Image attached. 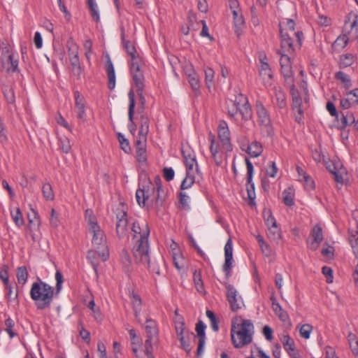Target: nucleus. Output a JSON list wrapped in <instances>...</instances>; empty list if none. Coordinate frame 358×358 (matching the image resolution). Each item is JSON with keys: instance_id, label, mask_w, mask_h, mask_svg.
<instances>
[{"instance_id": "f257e3e1", "label": "nucleus", "mask_w": 358, "mask_h": 358, "mask_svg": "<svg viewBox=\"0 0 358 358\" xmlns=\"http://www.w3.org/2000/svg\"><path fill=\"white\" fill-rule=\"evenodd\" d=\"M254 325L250 320H243L241 317L232 320L231 327V342L236 348H241L252 341Z\"/></svg>"}, {"instance_id": "f03ea898", "label": "nucleus", "mask_w": 358, "mask_h": 358, "mask_svg": "<svg viewBox=\"0 0 358 358\" xmlns=\"http://www.w3.org/2000/svg\"><path fill=\"white\" fill-rule=\"evenodd\" d=\"M56 294L55 288L38 278L30 289V296L38 310L50 308Z\"/></svg>"}, {"instance_id": "7ed1b4c3", "label": "nucleus", "mask_w": 358, "mask_h": 358, "mask_svg": "<svg viewBox=\"0 0 358 358\" xmlns=\"http://www.w3.org/2000/svg\"><path fill=\"white\" fill-rule=\"evenodd\" d=\"M85 220L89 226V231L92 234V243L94 248L99 249V252L101 261L106 262L109 257V251L106 245L104 232L98 224L94 216L92 215V211L89 209L85 211Z\"/></svg>"}, {"instance_id": "20e7f679", "label": "nucleus", "mask_w": 358, "mask_h": 358, "mask_svg": "<svg viewBox=\"0 0 358 358\" xmlns=\"http://www.w3.org/2000/svg\"><path fill=\"white\" fill-rule=\"evenodd\" d=\"M280 50L284 53L294 54L300 50L304 35L302 31H296V33H289L280 27Z\"/></svg>"}, {"instance_id": "39448f33", "label": "nucleus", "mask_w": 358, "mask_h": 358, "mask_svg": "<svg viewBox=\"0 0 358 358\" xmlns=\"http://www.w3.org/2000/svg\"><path fill=\"white\" fill-rule=\"evenodd\" d=\"M231 105L228 108V114L232 117L239 114L241 120L248 121L252 117V111L249 104L248 98L242 94H238L235 96L234 101H230Z\"/></svg>"}, {"instance_id": "423d86ee", "label": "nucleus", "mask_w": 358, "mask_h": 358, "mask_svg": "<svg viewBox=\"0 0 358 358\" xmlns=\"http://www.w3.org/2000/svg\"><path fill=\"white\" fill-rule=\"evenodd\" d=\"M255 107L257 122L261 127L262 131L268 137L273 136L274 131L268 110L261 101H257Z\"/></svg>"}, {"instance_id": "0eeeda50", "label": "nucleus", "mask_w": 358, "mask_h": 358, "mask_svg": "<svg viewBox=\"0 0 358 358\" xmlns=\"http://www.w3.org/2000/svg\"><path fill=\"white\" fill-rule=\"evenodd\" d=\"M132 253L136 263L141 264L148 263L150 257L148 239L136 240L132 248Z\"/></svg>"}, {"instance_id": "6e6552de", "label": "nucleus", "mask_w": 358, "mask_h": 358, "mask_svg": "<svg viewBox=\"0 0 358 358\" xmlns=\"http://www.w3.org/2000/svg\"><path fill=\"white\" fill-rule=\"evenodd\" d=\"M0 59L2 67L6 69L7 73L19 72L18 69V56L10 52L9 48L6 47L3 48Z\"/></svg>"}, {"instance_id": "1a4fd4ad", "label": "nucleus", "mask_w": 358, "mask_h": 358, "mask_svg": "<svg viewBox=\"0 0 358 358\" xmlns=\"http://www.w3.org/2000/svg\"><path fill=\"white\" fill-rule=\"evenodd\" d=\"M127 212L122 209H117L116 213V234L119 238H129V222Z\"/></svg>"}, {"instance_id": "9d476101", "label": "nucleus", "mask_w": 358, "mask_h": 358, "mask_svg": "<svg viewBox=\"0 0 358 358\" xmlns=\"http://www.w3.org/2000/svg\"><path fill=\"white\" fill-rule=\"evenodd\" d=\"M224 264L222 266V271L225 273L227 280H229L231 275V268L233 264V244L231 238H229L224 245Z\"/></svg>"}, {"instance_id": "9b49d317", "label": "nucleus", "mask_w": 358, "mask_h": 358, "mask_svg": "<svg viewBox=\"0 0 358 358\" xmlns=\"http://www.w3.org/2000/svg\"><path fill=\"white\" fill-rule=\"evenodd\" d=\"M218 137L222 143L223 149L226 152L232 151V145L231 143L230 131L227 124L224 121L220 122L218 127Z\"/></svg>"}, {"instance_id": "f8f14e48", "label": "nucleus", "mask_w": 358, "mask_h": 358, "mask_svg": "<svg viewBox=\"0 0 358 358\" xmlns=\"http://www.w3.org/2000/svg\"><path fill=\"white\" fill-rule=\"evenodd\" d=\"M131 230L134 238H136L138 235L139 236L137 240L148 239L150 228L147 222L140 224L137 221H134L131 222Z\"/></svg>"}, {"instance_id": "ddd939ff", "label": "nucleus", "mask_w": 358, "mask_h": 358, "mask_svg": "<svg viewBox=\"0 0 358 358\" xmlns=\"http://www.w3.org/2000/svg\"><path fill=\"white\" fill-rule=\"evenodd\" d=\"M74 98L76 117L80 121L85 122L86 121L85 98L78 91L74 92Z\"/></svg>"}, {"instance_id": "4468645a", "label": "nucleus", "mask_w": 358, "mask_h": 358, "mask_svg": "<svg viewBox=\"0 0 358 358\" xmlns=\"http://www.w3.org/2000/svg\"><path fill=\"white\" fill-rule=\"evenodd\" d=\"M278 53L281 55L280 64L282 74L287 78H291L292 71L289 57L290 54L284 53L282 50H278Z\"/></svg>"}, {"instance_id": "2eb2a0df", "label": "nucleus", "mask_w": 358, "mask_h": 358, "mask_svg": "<svg viewBox=\"0 0 358 358\" xmlns=\"http://www.w3.org/2000/svg\"><path fill=\"white\" fill-rule=\"evenodd\" d=\"M206 326L201 321L199 320L196 324V331L198 337V348L196 350V356L199 357L203 354V348L206 342L205 329Z\"/></svg>"}, {"instance_id": "dca6fc26", "label": "nucleus", "mask_w": 358, "mask_h": 358, "mask_svg": "<svg viewBox=\"0 0 358 358\" xmlns=\"http://www.w3.org/2000/svg\"><path fill=\"white\" fill-rule=\"evenodd\" d=\"M129 104V110H128V117L129 120V123L128 124V128L131 134H134L136 130V125L134 122V108H135V95L133 90H130L128 94Z\"/></svg>"}, {"instance_id": "f3484780", "label": "nucleus", "mask_w": 358, "mask_h": 358, "mask_svg": "<svg viewBox=\"0 0 358 358\" xmlns=\"http://www.w3.org/2000/svg\"><path fill=\"white\" fill-rule=\"evenodd\" d=\"M290 91L292 96V109L294 110H296L299 115V116L296 117V121L299 122L303 115V110L301 109V99L294 84L292 85Z\"/></svg>"}, {"instance_id": "a211bd4d", "label": "nucleus", "mask_w": 358, "mask_h": 358, "mask_svg": "<svg viewBox=\"0 0 358 358\" xmlns=\"http://www.w3.org/2000/svg\"><path fill=\"white\" fill-rule=\"evenodd\" d=\"M245 164L247 167V182L248 185H250V187H248V197L250 200H253L255 197V184L252 182V176L254 172V167L252 162L250 161L248 158H245Z\"/></svg>"}, {"instance_id": "6ab92c4d", "label": "nucleus", "mask_w": 358, "mask_h": 358, "mask_svg": "<svg viewBox=\"0 0 358 358\" xmlns=\"http://www.w3.org/2000/svg\"><path fill=\"white\" fill-rule=\"evenodd\" d=\"M282 343L285 350L291 358H301L299 353L296 350L294 340L289 335L283 336Z\"/></svg>"}, {"instance_id": "aec40b11", "label": "nucleus", "mask_w": 358, "mask_h": 358, "mask_svg": "<svg viewBox=\"0 0 358 358\" xmlns=\"http://www.w3.org/2000/svg\"><path fill=\"white\" fill-rule=\"evenodd\" d=\"M155 194L153 195L154 205L157 207L162 206L165 200V193L162 185L161 179L157 177L155 180Z\"/></svg>"}, {"instance_id": "412c9836", "label": "nucleus", "mask_w": 358, "mask_h": 358, "mask_svg": "<svg viewBox=\"0 0 358 358\" xmlns=\"http://www.w3.org/2000/svg\"><path fill=\"white\" fill-rule=\"evenodd\" d=\"M107 61L105 64V69L108 79V87L113 90L115 87V73L113 64L108 55H106Z\"/></svg>"}, {"instance_id": "4be33fe9", "label": "nucleus", "mask_w": 358, "mask_h": 358, "mask_svg": "<svg viewBox=\"0 0 358 358\" xmlns=\"http://www.w3.org/2000/svg\"><path fill=\"white\" fill-rule=\"evenodd\" d=\"M182 152L185 159L186 171H194V167L196 166V171L198 172L197 163L194 152L189 150H182Z\"/></svg>"}, {"instance_id": "5701e85b", "label": "nucleus", "mask_w": 358, "mask_h": 358, "mask_svg": "<svg viewBox=\"0 0 358 358\" xmlns=\"http://www.w3.org/2000/svg\"><path fill=\"white\" fill-rule=\"evenodd\" d=\"M136 199L138 204L141 207H145V206H149L150 205H154V199L150 198V196L146 194L145 189L139 187L136 192Z\"/></svg>"}, {"instance_id": "b1692460", "label": "nucleus", "mask_w": 358, "mask_h": 358, "mask_svg": "<svg viewBox=\"0 0 358 358\" xmlns=\"http://www.w3.org/2000/svg\"><path fill=\"white\" fill-rule=\"evenodd\" d=\"M311 236L313 240L310 243V248L315 250L318 248L320 243L323 240L322 229L321 227L318 224L315 225L312 229Z\"/></svg>"}, {"instance_id": "393cba45", "label": "nucleus", "mask_w": 358, "mask_h": 358, "mask_svg": "<svg viewBox=\"0 0 358 358\" xmlns=\"http://www.w3.org/2000/svg\"><path fill=\"white\" fill-rule=\"evenodd\" d=\"M121 39L123 48L127 51V54L131 57V59H136L139 57L136 53V50L134 45L131 41L125 39L124 28H122Z\"/></svg>"}, {"instance_id": "a878e982", "label": "nucleus", "mask_w": 358, "mask_h": 358, "mask_svg": "<svg viewBox=\"0 0 358 358\" xmlns=\"http://www.w3.org/2000/svg\"><path fill=\"white\" fill-rule=\"evenodd\" d=\"M175 328L177 334V336L187 335V337L192 336L194 338L196 336L193 332H189L185 326V322L182 317H178L175 320Z\"/></svg>"}, {"instance_id": "bb28decb", "label": "nucleus", "mask_w": 358, "mask_h": 358, "mask_svg": "<svg viewBox=\"0 0 358 358\" xmlns=\"http://www.w3.org/2000/svg\"><path fill=\"white\" fill-rule=\"evenodd\" d=\"M272 301V308L279 319L282 322H286L289 319L287 313L282 309L281 306L277 301L276 299L273 296L271 297Z\"/></svg>"}, {"instance_id": "cd10ccee", "label": "nucleus", "mask_w": 358, "mask_h": 358, "mask_svg": "<svg viewBox=\"0 0 358 358\" xmlns=\"http://www.w3.org/2000/svg\"><path fill=\"white\" fill-rule=\"evenodd\" d=\"M147 337L148 338H157L158 337V328L157 323L155 320L147 318L145 324Z\"/></svg>"}, {"instance_id": "c85d7f7f", "label": "nucleus", "mask_w": 358, "mask_h": 358, "mask_svg": "<svg viewBox=\"0 0 358 358\" xmlns=\"http://www.w3.org/2000/svg\"><path fill=\"white\" fill-rule=\"evenodd\" d=\"M235 32L238 36L241 34V29L245 24L244 18L239 10H232Z\"/></svg>"}, {"instance_id": "c756f323", "label": "nucleus", "mask_w": 358, "mask_h": 358, "mask_svg": "<svg viewBox=\"0 0 358 358\" xmlns=\"http://www.w3.org/2000/svg\"><path fill=\"white\" fill-rule=\"evenodd\" d=\"M32 216L30 214H28V220L29 230L31 231H39L41 227V220L36 211L34 209H31Z\"/></svg>"}, {"instance_id": "7c9ffc66", "label": "nucleus", "mask_w": 358, "mask_h": 358, "mask_svg": "<svg viewBox=\"0 0 358 358\" xmlns=\"http://www.w3.org/2000/svg\"><path fill=\"white\" fill-rule=\"evenodd\" d=\"M245 151L252 157H257L262 155L263 147L259 142L255 141L248 145Z\"/></svg>"}, {"instance_id": "2f4dec72", "label": "nucleus", "mask_w": 358, "mask_h": 358, "mask_svg": "<svg viewBox=\"0 0 358 358\" xmlns=\"http://www.w3.org/2000/svg\"><path fill=\"white\" fill-rule=\"evenodd\" d=\"M351 41L358 39V15H355L353 20L350 22V29L345 33Z\"/></svg>"}, {"instance_id": "473e14b6", "label": "nucleus", "mask_w": 358, "mask_h": 358, "mask_svg": "<svg viewBox=\"0 0 358 358\" xmlns=\"http://www.w3.org/2000/svg\"><path fill=\"white\" fill-rule=\"evenodd\" d=\"M70 63L73 75L76 76L78 80H80L84 69L81 66L79 57L70 59Z\"/></svg>"}, {"instance_id": "72a5a7b5", "label": "nucleus", "mask_w": 358, "mask_h": 358, "mask_svg": "<svg viewBox=\"0 0 358 358\" xmlns=\"http://www.w3.org/2000/svg\"><path fill=\"white\" fill-rule=\"evenodd\" d=\"M163 263H164V260L162 257H160L158 260L155 259L153 261H151L150 257L149 262L148 263H143V265L146 266L147 268L149 269V271L151 273H155L157 275H159L161 274L159 264H163Z\"/></svg>"}, {"instance_id": "f704fd0d", "label": "nucleus", "mask_w": 358, "mask_h": 358, "mask_svg": "<svg viewBox=\"0 0 358 358\" xmlns=\"http://www.w3.org/2000/svg\"><path fill=\"white\" fill-rule=\"evenodd\" d=\"M350 40V38L348 37V34L345 33L343 34L334 42L332 48L337 50H343L346 47Z\"/></svg>"}, {"instance_id": "c9c22d12", "label": "nucleus", "mask_w": 358, "mask_h": 358, "mask_svg": "<svg viewBox=\"0 0 358 358\" xmlns=\"http://www.w3.org/2000/svg\"><path fill=\"white\" fill-rule=\"evenodd\" d=\"M274 91L277 106L281 109L285 108L287 106L286 96L285 92L280 87H275Z\"/></svg>"}, {"instance_id": "e433bc0d", "label": "nucleus", "mask_w": 358, "mask_h": 358, "mask_svg": "<svg viewBox=\"0 0 358 358\" xmlns=\"http://www.w3.org/2000/svg\"><path fill=\"white\" fill-rule=\"evenodd\" d=\"M99 249L95 248V250L88 251L87 258L92 264L94 270L96 272L99 266L98 257L100 258L99 252Z\"/></svg>"}, {"instance_id": "4c0bfd02", "label": "nucleus", "mask_w": 358, "mask_h": 358, "mask_svg": "<svg viewBox=\"0 0 358 358\" xmlns=\"http://www.w3.org/2000/svg\"><path fill=\"white\" fill-rule=\"evenodd\" d=\"M2 92L6 102L8 104L15 105V96L13 87L9 85H3L2 87Z\"/></svg>"}, {"instance_id": "58836bf2", "label": "nucleus", "mask_w": 358, "mask_h": 358, "mask_svg": "<svg viewBox=\"0 0 358 358\" xmlns=\"http://www.w3.org/2000/svg\"><path fill=\"white\" fill-rule=\"evenodd\" d=\"M150 119L148 116L142 113L140 117V129L138 134L147 135L149 132Z\"/></svg>"}, {"instance_id": "ea45409f", "label": "nucleus", "mask_w": 358, "mask_h": 358, "mask_svg": "<svg viewBox=\"0 0 358 358\" xmlns=\"http://www.w3.org/2000/svg\"><path fill=\"white\" fill-rule=\"evenodd\" d=\"M194 171H186V177L180 185V189L184 190L191 187L194 182Z\"/></svg>"}, {"instance_id": "a19ab883", "label": "nucleus", "mask_w": 358, "mask_h": 358, "mask_svg": "<svg viewBox=\"0 0 358 358\" xmlns=\"http://www.w3.org/2000/svg\"><path fill=\"white\" fill-rule=\"evenodd\" d=\"M66 48L68 50V56L69 60L73 58H78V46L73 42V40H69L66 43Z\"/></svg>"}, {"instance_id": "79ce46f5", "label": "nucleus", "mask_w": 358, "mask_h": 358, "mask_svg": "<svg viewBox=\"0 0 358 358\" xmlns=\"http://www.w3.org/2000/svg\"><path fill=\"white\" fill-rule=\"evenodd\" d=\"M121 261L125 272H129L131 267V259L128 251L125 249L122 250Z\"/></svg>"}, {"instance_id": "37998d69", "label": "nucleus", "mask_w": 358, "mask_h": 358, "mask_svg": "<svg viewBox=\"0 0 358 358\" xmlns=\"http://www.w3.org/2000/svg\"><path fill=\"white\" fill-rule=\"evenodd\" d=\"M131 303L133 306V310L134 315L136 319L138 318L140 311L141 309L142 301L141 297L134 293H132Z\"/></svg>"}, {"instance_id": "c03bdc74", "label": "nucleus", "mask_w": 358, "mask_h": 358, "mask_svg": "<svg viewBox=\"0 0 358 358\" xmlns=\"http://www.w3.org/2000/svg\"><path fill=\"white\" fill-rule=\"evenodd\" d=\"M28 275L29 273L26 266L17 268L16 276L19 284L24 285L27 281Z\"/></svg>"}, {"instance_id": "a18cd8bd", "label": "nucleus", "mask_w": 358, "mask_h": 358, "mask_svg": "<svg viewBox=\"0 0 358 358\" xmlns=\"http://www.w3.org/2000/svg\"><path fill=\"white\" fill-rule=\"evenodd\" d=\"M187 77L189 83L191 85L192 90L195 92L199 91L200 88V82L197 74L193 70H192V73H189L187 75Z\"/></svg>"}, {"instance_id": "49530a36", "label": "nucleus", "mask_w": 358, "mask_h": 358, "mask_svg": "<svg viewBox=\"0 0 358 358\" xmlns=\"http://www.w3.org/2000/svg\"><path fill=\"white\" fill-rule=\"evenodd\" d=\"M132 76V80L134 85L135 87L136 88V90H143L145 87L144 84V75L143 73H137L134 74Z\"/></svg>"}, {"instance_id": "de8ad7c7", "label": "nucleus", "mask_w": 358, "mask_h": 358, "mask_svg": "<svg viewBox=\"0 0 358 358\" xmlns=\"http://www.w3.org/2000/svg\"><path fill=\"white\" fill-rule=\"evenodd\" d=\"M341 115L342 117L341 122L342 129H344L346 127L350 126L355 123V117L352 113L347 112L345 115L344 113H341Z\"/></svg>"}, {"instance_id": "09e8293b", "label": "nucleus", "mask_w": 358, "mask_h": 358, "mask_svg": "<svg viewBox=\"0 0 358 358\" xmlns=\"http://www.w3.org/2000/svg\"><path fill=\"white\" fill-rule=\"evenodd\" d=\"M10 215L15 224L18 227H20L24 224V219L19 208H16L14 210H11Z\"/></svg>"}, {"instance_id": "8fccbe9b", "label": "nucleus", "mask_w": 358, "mask_h": 358, "mask_svg": "<svg viewBox=\"0 0 358 358\" xmlns=\"http://www.w3.org/2000/svg\"><path fill=\"white\" fill-rule=\"evenodd\" d=\"M193 280L194 282L195 287L199 292H202L204 290L203 283L200 271L195 270L193 275Z\"/></svg>"}, {"instance_id": "3c124183", "label": "nucleus", "mask_w": 358, "mask_h": 358, "mask_svg": "<svg viewBox=\"0 0 358 358\" xmlns=\"http://www.w3.org/2000/svg\"><path fill=\"white\" fill-rule=\"evenodd\" d=\"M130 73L131 76L137 73H143L141 69V59L137 57L131 59L130 62Z\"/></svg>"}, {"instance_id": "603ef678", "label": "nucleus", "mask_w": 358, "mask_h": 358, "mask_svg": "<svg viewBox=\"0 0 358 358\" xmlns=\"http://www.w3.org/2000/svg\"><path fill=\"white\" fill-rule=\"evenodd\" d=\"M173 262L176 268L181 271L184 266V259L178 250L173 252Z\"/></svg>"}, {"instance_id": "864d4df0", "label": "nucleus", "mask_w": 358, "mask_h": 358, "mask_svg": "<svg viewBox=\"0 0 358 358\" xmlns=\"http://www.w3.org/2000/svg\"><path fill=\"white\" fill-rule=\"evenodd\" d=\"M299 328V334L301 337L308 339L310 336V333L313 331V326L310 324H305L298 327Z\"/></svg>"}, {"instance_id": "5fc2aeb1", "label": "nucleus", "mask_w": 358, "mask_h": 358, "mask_svg": "<svg viewBox=\"0 0 358 358\" xmlns=\"http://www.w3.org/2000/svg\"><path fill=\"white\" fill-rule=\"evenodd\" d=\"M88 7L91 12L92 18L96 21L99 22L100 20L99 13L97 8V5L94 0H87Z\"/></svg>"}, {"instance_id": "6e6d98bb", "label": "nucleus", "mask_w": 358, "mask_h": 358, "mask_svg": "<svg viewBox=\"0 0 358 358\" xmlns=\"http://www.w3.org/2000/svg\"><path fill=\"white\" fill-rule=\"evenodd\" d=\"M42 192L44 198L46 200L52 201L54 199V193L52 189V186L50 183H45L42 187Z\"/></svg>"}, {"instance_id": "4d7b16f0", "label": "nucleus", "mask_w": 358, "mask_h": 358, "mask_svg": "<svg viewBox=\"0 0 358 358\" xmlns=\"http://www.w3.org/2000/svg\"><path fill=\"white\" fill-rule=\"evenodd\" d=\"M268 237L273 241H278L281 237L280 229L278 226L268 227Z\"/></svg>"}, {"instance_id": "13d9d810", "label": "nucleus", "mask_w": 358, "mask_h": 358, "mask_svg": "<svg viewBox=\"0 0 358 358\" xmlns=\"http://www.w3.org/2000/svg\"><path fill=\"white\" fill-rule=\"evenodd\" d=\"M15 322L11 318L8 317L5 320V331L8 334L10 338L17 336V333L13 330Z\"/></svg>"}, {"instance_id": "bf43d9fd", "label": "nucleus", "mask_w": 358, "mask_h": 358, "mask_svg": "<svg viewBox=\"0 0 358 358\" xmlns=\"http://www.w3.org/2000/svg\"><path fill=\"white\" fill-rule=\"evenodd\" d=\"M206 316L210 320L212 329L217 332L219 331L218 320L214 313L210 310H206Z\"/></svg>"}, {"instance_id": "052dcab7", "label": "nucleus", "mask_w": 358, "mask_h": 358, "mask_svg": "<svg viewBox=\"0 0 358 358\" xmlns=\"http://www.w3.org/2000/svg\"><path fill=\"white\" fill-rule=\"evenodd\" d=\"M181 348L187 352L189 353L192 350V347L189 343V336L187 337V335H182L178 336Z\"/></svg>"}, {"instance_id": "680f3d73", "label": "nucleus", "mask_w": 358, "mask_h": 358, "mask_svg": "<svg viewBox=\"0 0 358 358\" xmlns=\"http://www.w3.org/2000/svg\"><path fill=\"white\" fill-rule=\"evenodd\" d=\"M354 57L352 54L343 55L340 57V66L348 67L352 64Z\"/></svg>"}, {"instance_id": "e2e57ef3", "label": "nucleus", "mask_w": 358, "mask_h": 358, "mask_svg": "<svg viewBox=\"0 0 358 358\" xmlns=\"http://www.w3.org/2000/svg\"><path fill=\"white\" fill-rule=\"evenodd\" d=\"M228 302L230 305V308L232 311H237L238 309L241 308V304H243V301L241 296H235L234 299H230L228 300Z\"/></svg>"}, {"instance_id": "0e129e2a", "label": "nucleus", "mask_w": 358, "mask_h": 358, "mask_svg": "<svg viewBox=\"0 0 358 358\" xmlns=\"http://www.w3.org/2000/svg\"><path fill=\"white\" fill-rule=\"evenodd\" d=\"M204 72L205 82L207 87L210 89L214 80V71L211 68L207 67Z\"/></svg>"}, {"instance_id": "69168bd1", "label": "nucleus", "mask_w": 358, "mask_h": 358, "mask_svg": "<svg viewBox=\"0 0 358 358\" xmlns=\"http://www.w3.org/2000/svg\"><path fill=\"white\" fill-rule=\"evenodd\" d=\"M117 138L120 142L121 148L126 152L129 153L131 151V148L129 145V143L127 139H126L122 134L119 133L117 134Z\"/></svg>"}, {"instance_id": "338daca9", "label": "nucleus", "mask_w": 358, "mask_h": 358, "mask_svg": "<svg viewBox=\"0 0 358 358\" xmlns=\"http://www.w3.org/2000/svg\"><path fill=\"white\" fill-rule=\"evenodd\" d=\"M282 199L286 206H292L294 204V194L287 189L284 190L282 192Z\"/></svg>"}, {"instance_id": "774afa93", "label": "nucleus", "mask_w": 358, "mask_h": 358, "mask_svg": "<svg viewBox=\"0 0 358 358\" xmlns=\"http://www.w3.org/2000/svg\"><path fill=\"white\" fill-rule=\"evenodd\" d=\"M259 74L262 76H268L270 78L273 77L271 69L268 62H262L260 66Z\"/></svg>"}]
</instances>
